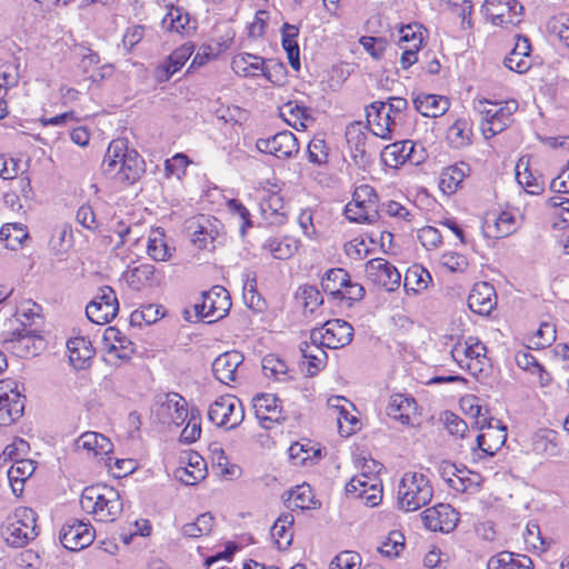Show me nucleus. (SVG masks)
I'll use <instances>...</instances> for the list:
<instances>
[{"label": "nucleus", "instance_id": "nucleus-1", "mask_svg": "<svg viewBox=\"0 0 569 569\" xmlns=\"http://www.w3.org/2000/svg\"><path fill=\"white\" fill-rule=\"evenodd\" d=\"M101 168L107 177L132 184L144 173V160L126 140L117 139L110 142Z\"/></svg>", "mask_w": 569, "mask_h": 569}, {"label": "nucleus", "instance_id": "nucleus-2", "mask_svg": "<svg viewBox=\"0 0 569 569\" xmlns=\"http://www.w3.org/2000/svg\"><path fill=\"white\" fill-rule=\"evenodd\" d=\"M80 506L100 522H113L123 510L119 491L106 485L86 487L80 497Z\"/></svg>", "mask_w": 569, "mask_h": 569}, {"label": "nucleus", "instance_id": "nucleus-3", "mask_svg": "<svg viewBox=\"0 0 569 569\" xmlns=\"http://www.w3.org/2000/svg\"><path fill=\"white\" fill-rule=\"evenodd\" d=\"M433 490L429 479L418 472H406L398 489V503L405 511H416L427 506Z\"/></svg>", "mask_w": 569, "mask_h": 569}, {"label": "nucleus", "instance_id": "nucleus-4", "mask_svg": "<svg viewBox=\"0 0 569 569\" xmlns=\"http://www.w3.org/2000/svg\"><path fill=\"white\" fill-rule=\"evenodd\" d=\"M1 535L8 545L20 548L38 536L37 515L31 508H17L2 526Z\"/></svg>", "mask_w": 569, "mask_h": 569}, {"label": "nucleus", "instance_id": "nucleus-5", "mask_svg": "<svg viewBox=\"0 0 569 569\" xmlns=\"http://www.w3.org/2000/svg\"><path fill=\"white\" fill-rule=\"evenodd\" d=\"M476 109L481 114V131L486 139L502 132L512 122V114L518 109L516 100L505 103L479 101Z\"/></svg>", "mask_w": 569, "mask_h": 569}, {"label": "nucleus", "instance_id": "nucleus-6", "mask_svg": "<svg viewBox=\"0 0 569 569\" xmlns=\"http://www.w3.org/2000/svg\"><path fill=\"white\" fill-rule=\"evenodd\" d=\"M231 308L228 290L222 286H213L201 295V302L194 305L196 316L207 319L208 323L216 322L226 317Z\"/></svg>", "mask_w": 569, "mask_h": 569}, {"label": "nucleus", "instance_id": "nucleus-7", "mask_svg": "<svg viewBox=\"0 0 569 569\" xmlns=\"http://www.w3.org/2000/svg\"><path fill=\"white\" fill-rule=\"evenodd\" d=\"M208 418L218 427L234 429L243 421L244 410L238 398L223 396L219 397L210 405Z\"/></svg>", "mask_w": 569, "mask_h": 569}, {"label": "nucleus", "instance_id": "nucleus-8", "mask_svg": "<svg viewBox=\"0 0 569 569\" xmlns=\"http://www.w3.org/2000/svg\"><path fill=\"white\" fill-rule=\"evenodd\" d=\"M353 338L352 326L342 319H331L322 327L315 328L310 332V339L329 349H338L348 346Z\"/></svg>", "mask_w": 569, "mask_h": 569}, {"label": "nucleus", "instance_id": "nucleus-9", "mask_svg": "<svg viewBox=\"0 0 569 569\" xmlns=\"http://www.w3.org/2000/svg\"><path fill=\"white\" fill-rule=\"evenodd\" d=\"M26 397L21 395L14 380L0 381V426H10L24 410Z\"/></svg>", "mask_w": 569, "mask_h": 569}, {"label": "nucleus", "instance_id": "nucleus-10", "mask_svg": "<svg viewBox=\"0 0 569 569\" xmlns=\"http://www.w3.org/2000/svg\"><path fill=\"white\" fill-rule=\"evenodd\" d=\"M367 123L370 131L385 140H390L398 127V119L389 113L385 101H373L366 108Z\"/></svg>", "mask_w": 569, "mask_h": 569}, {"label": "nucleus", "instance_id": "nucleus-11", "mask_svg": "<svg viewBox=\"0 0 569 569\" xmlns=\"http://www.w3.org/2000/svg\"><path fill=\"white\" fill-rule=\"evenodd\" d=\"M256 148L263 153L278 159H286L299 152V143L296 136L288 130L280 131L269 138H259Z\"/></svg>", "mask_w": 569, "mask_h": 569}, {"label": "nucleus", "instance_id": "nucleus-12", "mask_svg": "<svg viewBox=\"0 0 569 569\" xmlns=\"http://www.w3.org/2000/svg\"><path fill=\"white\" fill-rule=\"evenodd\" d=\"M366 276L373 284L386 289L396 290L401 280L397 268L383 258H375L366 263Z\"/></svg>", "mask_w": 569, "mask_h": 569}, {"label": "nucleus", "instance_id": "nucleus-13", "mask_svg": "<svg viewBox=\"0 0 569 569\" xmlns=\"http://www.w3.org/2000/svg\"><path fill=\"white\" fill-rule=\"evenodd\" d=\"M59 538L66 549L79 551L93 542L94 529L90 523L74 519L61 528Z\"/></svg>", "mask_w": 569, "mask_h": 569}, {"label": "nucleus", "instance_id": "nucleus-14", "mask_svg": "<svg viewBox=\"0 0 569 569\" xmlns=\"http://www.w3.org/2000/svg\"><path fill=\"white\" fill-rule=\"evenodd\" d=\"M231 67L233 71L241 77L263 76L271 82H274L271 70L274 69V71L280 72L283 69V66L278 63L266 66L261 57L250 53L236 56L232 59Z\"/></svg>", "mask_w": 569, "mask_h": 569}, {"label": "nucleus", "instance_id": "nucleus-15", "mask_svg": "<svg viewBox=\"0 0 569 569\" xmlns=\"http://www.w3.org/2000/svg\"><path fill=\"white\" fill-rule=\"evenodd\" d=\"M425 527L431 531L450 532L458 522V513L448 503H439L426 509L422 515Z\"/></svg>", "mask_w": 569, "mask_h": 569}, {"label": "nucleus", "instance_id": "nucleus-16", "mask_svg": "<svg viewBox=\"0 0 569 569\" xmlns=\"http://www.w3.org/2000/svg\"><path fill=\"white\" fill-rule=\"evenodd\" d=\"M36 341L41 342L40 336L36 335L33 330L22 327L9 332L3 340V345L8 350L23 358L37 353Z\"/></svg>", "mask_w": 569, "mask_h": 569}, {"label": "nucleus", "instance_id": "nucleus-17", "mask_svg": "<svg viewBox=\"0 0 569 569\" xmlns=\"http://www.w3.org/2000/svg\"><path fill=\"white\" fill-rule=\"evenodd\" d=\"M243 362V356L236 350L218 356L212 362L214 378L223 385L237 382L238 368Z\"/></svg>", "mask_w": 569, "mask_h": 569}, {"label": "nucleus", "instance_id": "nucleus-18", "mask_svg": "<svg viewBox=\"0 0 569 569\" xmlns=\"http://www.w3.org/2000/svg\"><path fill=\"white\" fill-rule=\"evenodd\" d=\"M77 449L86 450L92 457H100L106 460V465L111 467L113 458L110 453L113 450L111 441L102 433L87 431L82 433L76 441Z\"/></svg>", "mask_w": 569, "mask_h": 569}, {"label": "nucleus", "instance_id": "nucleus-19", "mask_svg": "<svg viewBox=\"0 0 569 569\" xmlns=\"http://www.w3.org/2000/svg\"><path fill=\"white\" fill-rule=\"evenodd\" d=\"M160 415L169 418L176 426H181L190 415L187 400L177 392H168L158 397Z\"/></svg>", "mask_w": 569, "mask_h": 569}, {"label": "nucleus", "instance_id": "nucleus-20", "mask_svg": "<svg viewBox=\"0 0 569 569\" xmlns=\"http://www.w3.org/2000/svg\"><path fill=\"white\" fill-rule=\"evenodd\" d=\"M256 417L260 420L264 429H270L269 423L280 422L283 420L279 399L271 393H262L252 400Z\"/></svg>", "mask_w": 569, "mask_h": 569}, {"label": "nucleus", "instance_id": "nucleus-21", "mask_svg": "<svg viewBox=\"0 0 569 569\" xmlns=\"http://www.w3.org/2000/svg\"><path fill=\"white\" fill-rule=\"evenodd\" d=\"M496 306V291L488 282H478L468 297L469 309L480 316H488Z\"/></svg>", "mask_w": 569, "mask_h": 569}, {"label": "nucleus", "instance_id": "nucleus-22", "mask_svg": "<svg viewBox=\"0 0 569 569\" xmlns=\"http://www.w3.org/2000/svg\"><path fill=\"white\" fill-rule=\"evenodd\" d=\"M507 440V426L501 421H495V426L477 436V446L479 450L492 457Z\"/></svg>", "mask_w": 569, "mask_h": 569}, {"label": "nucleus", "instance_id": "nucleus-23", "mask_svg": "<svg viewBox=\"0 0 569 569\" xmlns=\"http://www.w3.org/2000/svg\"><path fill=\"white\" fill-rule=\"evenodd\" d=\"M194 46L192 43H184L176 49L169 57L163 66L157 68L156 73L159 81H168L171 76L179 71L187 60L192 56Z\"/></svg>", "mask_w": 569, "mask_h": 569}, {"label": "nucleus", "instance_id": "nucleus-24", "mask_svg": "<svg viewBox=\"0 0 569 569\" xmlns=\"http://www.w3.org/2000/svg\"><path fill=\"white\" fill-rule=\"evenodd\" d=\"M416 410L417 403L412 397L402 393L390 396L387 406V415L390 418L400 421L402 425H409Z\"/></svg>", "mask_w": 569, "mask_h": 569}, {"label": "nucleus", "instance_id": "nucleus-25", "mask_svg": "<svg viewBox=\"0 0 569 569\" xmlns=\"http://www.w3.org/2000/svg\"><path fill=\"white\" fill-rule=\"evenodd\" d=\"M415 108L423 117L437 118L445 114L449 107V100L438 94H418L413 99Z\"/></svg>", "mask_w": 569, "mask_h": 569}, {"label": "nucleus", "instance_id": "nucleus-26", "mask_svg": "<svg viewBox=\"0 0 569 569\" xmlns=\"http://www.w3.org/2000/svg\"><path fill=\"white\" fill-rule=\"evenodd\" d=\"M487 569H533V561L526 555L501 551L489 558Z\"/></svg>", "mask_w": 569, "mask_h": 569}, {"label": "nucleus", "instance_id": "nucleus-27", "mask_svg": "<svg viewBox=\"0 0 569 569\" xmlns=\"http://www.w3.org/2000/svg\"><path fill=\"white\" fill-rule=\"evenodd\" d=\"M69 360L76 369H83L94 355L90 340L84 337L70 338L67 341Z\"/></svg>", "mask_w": 569, "mask_h": 569}, {"label": "nucleus", "instance_id": "nucleus-28", "mask_svg": "<svg viewBox=\"0 0 569 569\" xmlns=\"http://www.w3.org/2000/svg\"><path fill=\"white\" fill-rule=\"evenodd\" d=\"M323 348H326L325 345L313 342L311 339L300 343L299 349L308 362L307 371L309 376H315L325 368L328 356Z\"/></svg>", "mask_w": 569, "mask_h": 569}, {"label": "nucleus", "instance_id": "nucleus-29", "mask_svg": "<svg viewBox=\"0 0 569 569\" xmlns=\"http://www.w3.org/2000/svg\"><path fill=\"white\" fill-rule=\"evenodd\" d=\"M36 470L34 462L30 459H16L8 470V480L12 492L19 496L23 491V485Z\"/></svg>", "mask_w": 569, "mask_h": 569}, {"label": "nucleus", "instance_id": "nucleus-30", "mask_svg": "<svg viewBox=\"0 0 569 569\" xmlns=\"http://www.w3.org/2000/svg\"><path fill=\"white\" fill-rule=\"evenodd\" d=\"M469 166L465 162L446 168L439 178V188L445 194H453L469 172Z\"/></svg>", "mask_w": 569, "mask_h": 569}, {"label": "nucleus", "instance_id": "nucleus-31", "mask_svg": "<svg viewBox=\"0 0 569 569\" xmlns=\"http://www.w3.org/2000/svg\"><path fill=\"white\" fill-rule=\"evenodd\" d=\"M161 27L169 32L190 34L196 26L191 23L190 17L181 8H171L161 20Z\"/></svg>", "mask_w": 569, "mask_h": 569}, {"label": "nucleus", "instance_id": "nucleus-32", "mask_svg": "<svg viewBox=\"0 0 569 569\" xmlns=\"http://www.w3.org/2000/svg\"><path fill=\"white\" fill-rule=\"evenodd\" d=\"M516 179L530 194H540L543 191V181L529 169V159L521 157L516 164Z\"/></svg>", "mask_w": 569, "mask_h": 569}, {"label": "nucleus", "instance_id": "nucleus-33", "mask_svg": "<svg viewBox=\"0 0 569 569\" xmlns=\"http://www.w3.org/2000/svg\"><path fill=\"white\" fill-rule=\"evenodd\" d=\"M295 518L291 513H281L271 528V537L274 539L279 550H286L292 542L293 533L291 527Z\"/></svg>", "mask_w": 569, "mask_h": 569}, {"label": "nucleus", "instance_id": "nucleus-34", "mask_svg": "<svg viewBox=\"0 0 569 569\" xmlns=\"http://www.w3.org/2000/svg\"><path fill=\"white\" fill-rule=\"evenodd\" d=\"M413 148V143L408 140L395 142L385 148L382 158L388 166L397 168L407 161L412 162Z\"/></svg>", "mask_w": 569, "mask_h": 569}, {"label": "nucleus", "instance_id": "nucleus-35", "mask_svg": "<svg viewBox=\"0 0 569 569\" xmlns=\"http://www.w3.org/2000/svg\"><path fill=\"white\" fill-rule=\"evenodd\" d=\"M104 339L111 342L110 352H116V356L122 360H129L134 353L133 343L114 327L107 328Z\"/></svg>", "mask_w": 569, "mask_h": 569}, {"label": "nucleus", "instance_id": "nucleus-36", "mask_svg": "<svg viewBox=\"0 0 569 569\" xmlns=\"http://www.w3.org/2000/svg\"><path fill=\"white\" fill-rule=\"evenodd\" d=\"M349 273L342 268L328 270L321 280L322 290L335 299H340L343 287L349 282Z\"/></svg>", "mask_w": 569, "mask_h": 569}, {"label": "nucleus", "instance_id": "nucleus-37", "mask_svg": "<svg viewBox=\"0 0 569 569\" xmlns=\"http://www.w3.org/2000/svg\"><path fill=\"white\" fill-rule=\"evenodd\" d=\"M174 248H170L162 230L154 229L148 238L147 253L154 261H168Z\"/></svg>", "mask_w": 569, "mask_h": 569}, {"label": "nucleus", "instance_id": "nucleus-38", "mask_svg": "<svg viewBox=\"0 0 569 569\" xmlns=\"http://www.w3.org/2000/svg\"><path fill=\"white\" fill-rule=\"evenodd\" d=\"M174 477L187 486L197 485L206 478L203 459L196 455L190 458L189 467H180L176 470Z\"/></svg>", "mask_w": 569, "mask_h": 569}, {"label": "nucleus", "instance_id": "nucleus-39", "mask_svg": "<svg viewBox=\"0 0 569 569\" xmlns=\"http://www.w3.org/2000/svg\"><path fill=\"white\" fill-rule=\"evenodd\" d=\"M28 236L27 227L19 222L6 223L0 229V240L10 250L19 249Z\"/></svg>", "mask_w": 569, "mask_h": 569}, {"label": "nucleus", "instance_id": "nucleus-40", "mask_svg": "<svg viewBox=\"0 0 569 569\" xmlns=\"http://www.w3.org/2000/svg\"><path fill=\"white\" fill-rule=\"evenodd\" d=\"M465 350H467L466 369L472 375L481 372L482 368L480 365L482 359L486 358V347L477 338L469 337L466 340Z\"/></svg>", "mask_w": 569, "mask_h": 569}, {"label": "nucleus", "instance_id": "nucleus-41", "mask_svg": "<svg viewBox=\"0 0 569 569\" xmlns=\"http://www.w3.org/2000/svg\"><path fill=\"white\" fill-rule=\"evenodd\" d=\"M431 281V276L421 266H412L405 274L403 287L407 292L412 291L419 293L427 289L428 283Z\"/></svg>", "mask_w": 569, "mask_h": 569}, {"label": "nucleus", "instance_id": "nucleus-42", "mask_svg": "<svg viewBox=\"0 0 569 569\" xmlns=\"http://www.w3.org/2000/svg\"><path fill=\"white\" fill-rule=\"evenodd\" d=\"M532 447L537 453L555 457L558 455L557 433L551 429L538 431L532 439Z\"/></svg>", "mask_w": 569, "mask_h": 569}, {"label": "nucleus", "instance_id": "nucleus-43", "mask_svg": "<svg viewBox=\"0 0 569 569\" xmlns=\"http://www.w3.org/2000/svg\"><path fill=\"white\" fill-rule=\"evenodd\" d=\"M347 141L353 150V159L358 162H365L366 152V133L361 130V123L351 124L346 132Z\"/></svg>", "mask_w": 569, "mask_h": 569}, {"label": "nucleus", "instance_id": "nucleus-44", "mask_svg": "<svg viewBox=\"0 0 569 569\" xmlns=\"http://www.w3.org/2000/svg\"><path fill=\"white\" fill-rule=\"evenodd\" d=\"M118 307L111 305H101V302H90L86 308L87 318L97 325H106L110 322L118 313Z\"/></svg>", "mask_w": 569, "mask_h": 569}, {"label": "nucleus", "instance_id": "nucleus-45", "mask_svg": "<svg viewBox=\"0 0 569 569\" xmlns=\"http://www.w3.org/2000/svg\"><path fill=\"white\" fill-rule=\"evenodd\" d=\"M281 118L291 127L298 128V126L306 128L303 120L308 119L307 109L302 104L293 101L284 103L279 109Z\"/></svg>", "mask_w": 569, "mask_h": 569}, {"label": "nucleus", "instance_id": "nucleus-46", "mask_svg": "<svg viewBox=\"0 0 569 569\" xmlns=\"http://www.w3.org/2000/svg\"><path fill=\"white\" fill-rule=\"evenodd\" d=\"M371 463L373 465L372 469L370 468V466L365 465L363 466V471L360 475L355 476L346 485V493L348 496L356 497L357 493H359V491L361 489H369V486L372 482V480L370 478L371 477H377L375 475V472H376L375 468L378 467V463L376 461L372 460Z\"/></svg>", "mask_w": 569, "mask_h": 569}, {"label": "nucleus", "instance_id": "nucleus-47", "mask_svg": "<svg viewBox=\"0 0 569 569\" xmlns=\"http://www.w3.org/2000/svg\"><path fill=\"white\" fill-rule=\"evenodd\" d=\"M154 271L156 269L152 264L142 263L128 270L126 272V280L131 287L139 289L152 280Z\"/></svg>", "mask_w": 569, "mask_h": 569}, {"label": "nucleus", "instance_id": "nucleus-48", "mask_svg": "<svg viewBox=\"0 0 569 569\" xmlns=\"http://www.w3.org/2000/svg\"><path fill=\"white\" fill-rule=\"evenodd\" d=\"M262 249L267 250L274 259L286 260L295 253L297 246L287 239H268Z\"/></svg>", "mask_w": 569, "mask_h": 569}, {"label": "nucleus", "instance_id": "nucleus-49", "mask_svg": "<svg viewBox=\"0 0 569 569\" xmlns=\"http://www.w3.org/2000/svg\"><path fill=\"white\" fill-rule=\"evenodd\" d=\"M471 130L468 122L463 119H458L452 126L449 127L447 138L455 148H461L470 142Z\"/></svg>", "mask_w": 569, "mask_h": 569}, {"label": "nucleus", "instance_id": "nucleus-50", "mask_svg": "<svg viewBox=\"0 0 569 569\" xmlns=\"http://www.w3.org/2000/svg\"><path fill=\"white\" fill-rule=\"evenodd\" d=\"M14 317L22 327L31 326L40 318V307L32 300H23L17 307Z\"/></svg>", "mask_w": 569, "mask_h": 569}, {"label": "nucleus", "instance_id": "nucleus-51", "mask_svg": "<svg viewBox=\"0 0 569 569\" xmlns=\"http://www.w3.org/2000/svg\"><path fill=\"white\" fill-rule=\"evenodd\" d=\"M200 411L196 408L190 410V415L187 418L188 423L183 428L180 439L186 443H192L200 438L201 435V421H200Z\"/></svg>", "mask_w": 569, "mask_h": 569}, {"label": "nucleus", "instance_id": "nucleus-52", "mask_svg": "<svg viewBox=\"0 0 569 569\" xmlns=\"http://www.w3.org/2000/svg\"><path fill=\"white\" fill-rule=\"evenodd\" d=\"M189 228L193 229L192 242L200 249H208L209 244L213 243L214 236L212 229H209L200 220L192 222Z\"/></svg>", "mask_w": 569, "mask_h": 569}, {"label": "nucleus", "instance_id": "nucleus-53", "mask_svg": "<svg viewBox=\"0 0 569 569\" xmlns=\"http://www.w3.org/2000/svg\"><path fill=\"white\" fill-rule=\"evenodd\" d=\"M297 297L302 300L305 308L311 312L323 302L320 291L313 286L300 287Z\"/></svg>", "mask_w": 569, "mask_h": 569}, {"label": "nucleus", "instance_id": "nucleus-54", "mask_svg": "<svg viewBox=\"0 0 569 569\" xmlns=\"http://www.w3.org/2000/svg\"><path fill=\"white\" fill-rule=\"evenodd\" d=\"M370 479L372 482L369 489H361L355 498L362 499L368 507H376L382 500V488L377 477H371Z\"/></svg>", "mask_w": 569, "mask_h": 569}, {"label": "nucleus", "instance_id": "nucleus-55", "mask_svg": "<svg viewBox=\"0 0 569 569\" xmlns=\"http://www.w3.org/2000/svg\"><path fill=\"white\" fill-rule=\"evenodd\" d=\"M547 28L551 34H555L560 41L567 44L569 40V17L566 14L553 17L548 22Z\"/></svg>", "mask_w": 569, "mask_h": 569}, {"label": "nucleus", "instance_id": "nucleus-56", "mask_svg": "<svg viewBox=\"0 0 569 569\" xmlns=\"http://www.w3.org/2000/svg\"><path fill=\"white\" fill-rule=\"evenodd\" d=\"M308 159L315 164H323L328 161L326 142L321 138H313L308 144Z\"/></svg>", "mask_w": 569, "mask_h": 569}, {"label": "nucleus", "instance_id": "nucleus-57", "mask_svg": "<svg viewBox=\"0 0 569 569\" xmlns=\"http://www.w3.org/2000/svg\"><path fill=\"white\" fill-rule=\"evenodd\" d=\"M359 566V553L353 551H343L335 557L330 563V569H358Z\"/></svg>", "mask_w": 569, "mask_h": 569}, {"label": "nucleus", "instance_id": "nucleus-58", "mask_svg": "<svg viewBox=\"0 0 569 569\" xmlns=\"http://www.w3.org/2000/svg\"><path fill=\"white\" fill-rule=\"evenodd\" d=\"M337 422L339 427V432L341 436H350L359 427V420L350 415V412L346 408H341L338 416Z\"/></svg>", "mask_w": 569, "mask_h": 569}, {"label": "nucleus", "instance_id": "nucleus-59", "mask_svg": "<svg viewBox=\"0 0 569 569\" xmlns=\"http://www.w3.org/2000/svg\"><path fill=\"white\" fill-rule=\"evenodd\" d=\"M262 369L267 377L272 376L280 379V376L287 373L288 366L283 360L269 355L262 359Z\"/></svg>", "mask_w": 569, "mask_h": 569}, {"label": "nucleus", "instance_id": "nucleus-60", "mask_svg": "<svg viewBox=\"0 0 569 569\" xmlns=\"http://www.w3.org/2000/svg\"><path fill=\"white\" fill-rule=\"evenodd\" d=\"M442 420L445 422L446 429L450 435L465 437L468 426L465 420L455 415L451 411H446L443 413Z\"/></svg>", "mask_w": 569, "mask_h": 569}, {"label": "nucleus", "instance_id": "nucleus-61", "mask_svg": "<svg viewBox=\"0 0 569 569\" xmlns=\"http://www.w3.org/2000/svg\"><path fill=\"white\" fill-rule=\"evenodd\" d=\"M418 239L421 244L430 250L437 248L441 243V234L439 230L431 226H426L418 231Z\"/></svg>", "mask_w": 569, "mask_h": 569}, {"label": "nucleus", "instance_id": "nucleus-62", "mask_svg": "<svg viewBox=\"0 0 569 569\" xmlns=\"http://www.w3.org/2000/svg\"><path fill=\"white\" fill-rule=\"evenodd\" d=\"M18 82L17 68L11 63L0 64V96Z\"/></svg>", "mask_w": 569, "mask_h": 569}, {"label": "nucleus", "instance_id": "nucleus-63", "mask_svg": "<svg viewBox=\"0 0 569 569\" xmlns=\"http://www.w3.org/2000/svg\"><path fill=\"white\" fill-rule=\"evenodd\" d=\"M503 64L511 71L517 73H523L529 70L531 62L526 56L519 54L516 51H511L503 60Z\"/></svg>", "mask_w": 569, "mask_h": 569}, {"label": "nucleus", "instance_id": "nucleus-64", "mask_svg": "<svg viewBox=\"0 0 569 569\" xmlns=\"http://www.w3.org/2000/svg\"><path fill=\"white\" fill-rule=\"evenodd\" d=\"M159 319V308L154 305H148L131 313V322L140 325L142 321L147 325L154 323Z\"/></svg>", "mask_w": 569, "mask_h": 569}]
</instances>
